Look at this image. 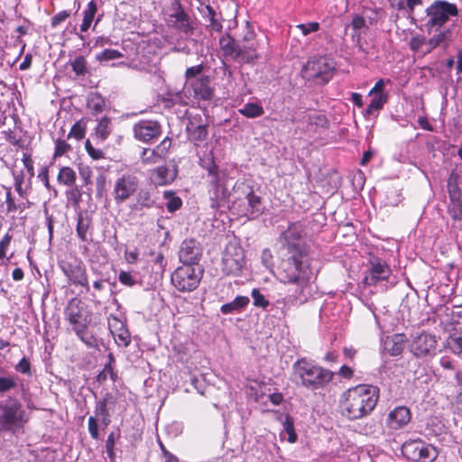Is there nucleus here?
Here are the masks:
<instances>
[{
	"label": "nucleus",
	"instance_id": "obj_1",
	"mask_svg": "<svg viewBox=\"0 0 462 462\" xmlns=\"http://www.w3.org/2000/svg\"><path fill=\"white\" fill-rule=\"evenodd\" d=\"M305 236V227L300 222L290 224L279 236V243L287 251L288 257L281 262L277 278L281 282L291 285L283 299L285 307L302 305L312 296L310 281L314 273Z\"/></svg>",
	"mask_w": 462,
	"mask_h": 462
},
{
	"label": "nucleus",
	"instance_id": "obj_2",
	"mask_svg": "<svg viewBox=\"0 0 462 462\" xmlns=\"http://www.w3.org/2000/svg\"><path fill=\"white\" fill-rule=\"evenodd\" d=\"M201 166L207 171L208 195L213 209L229 207L231 198L235 195L233 178L226 169H220L211 156Z\"/></svg>",
	"mask_w": 462,
	"mask_h": 462
},
{
	"label": "nucleus",
	"instance_id": "obj_3",
	"mask_svg": "<svg viewBox=\"0 0 462 462\" xmlns=\"http://www.w3.org/2000/svg\"><path fill=\"white\" fill-rule=\"evenodd\" d=\"M379 399V389L370 384H359L343 393L340 407L344 416L358 420L369 415Z\"/></svg>",
	"mask_w": 462,
	"mask_h": 462
},
{
	"label": "nucleus",
	"instance_id": "obj_4",
	"mask_svg": "<svg viewBox=\"0 0 462 462\" xmlns=\"http://www.w3.org/2000/svg\"><path fill=\"white\" fill-rule=\"evenodd\" d=\"M334 375L330 370L316 365L305 358L296 361L292 365V381L311 391L323 389L333 380Z\"/></svg>",
	"mask_w": 462,
	"mask_h": 462
},
{
	"label": "nucleus",
	"instance_id": "obj_5",
	"mask_svg": "<svg viewBox=\"0 0 462 462\" xmlns=\"http://www.w3.org/2000/svg\"><path fill=\"white\" fill-rule=\"evenodd\" d=\"M235 195L229 202L227 208L239 217L254 219L263 211V205L259 196L255 195L253 188L243 181H236Z\"/></svg>",
	"mask_w": 462,
	"mask_h": 462
},
{
	"label": "nucleus",
	"instance_id": "obj_6",
	"mask_svg": "<svg viewBox=\"0 0 462 462\" xmlns=\"http://www.w3.org/2000/svg\"><path fill=\"white\" fill-rule=\"evenodd\" d=\"M335 71L334 61L325 56L312 57L303 66L301 76L308 81L317 84L328 83Z\"/></svg>",
	"mask_w": 462,
	"mask_h": 462
},
{
	"label": "nucleus",
	"instance_id": "obj_7",
	"mask_svg": "<svg viewBox=\"0 0 462 462\" xmlns=\"http://www.w3.org/2000/svg\"><path fill=\"white\" fill-rule=\"evenodd\" d=\"M26 421L25 411L17 399L9 397L0 402V430L14 431Z\"/></svg>",
	"mask_w": 462,
	"mask_h": 462
},
{
	"label": "nucleus",
	"instance_id": "obj_8",
	"mask_svg": "<svg viewBox=\"0 0 462 462\" xmlns=\"http://www.w3.org/2000/svg\"><path fill=\"white\" fill-rule=\"evenodd\" d=\"M203 276V270L199 266L181 265L171 277V284L180 292H190L198 288Z\"/></svg>",
	"mask_w": 462,
	"mask_h": 462
},
{
	"label": "nucleus",
	"instance_id": "obj_9",
	"mask_svg": "<svg viewBox=\"0 0 462 462\" xmlns=\"http://www.w3.org/2000/svg\"><path fill=\"white\" fill-rule=\"evenodd\" d=\"M426 14L429 17L426 23L428 30L439 29L448 22L450 16L457 15V8L455 4L436 0L426 9Z\"/></svg>",
	"mask_w": 462,
	"mask_h": 462
},
{
	"label": "nucleus",
	"instance_id": "obj_10",
	"mask_svg": "<svg viewBox=\"0 0 462 462\" xmlns=\"http://www.w3.org/2000/svg\"><path fill=\"white\" fill-rule=\"evenodd\" d=\"M64 316L75 334H79L83 328H88L91 322L90 315L85 309L84 303L78 298H73L69 301L64 310Z\"/></svg>",
	"mask_w": 462,
	"mask_h": 462
},
{
	"label": "nucleus",
	"instance_id": "obj_11",
	"mask_svg": "<svg viewBox=\"0 0 462 462\" xmlns=\"http://www.w3.org/2000/svg\"><path fill=\"white\" fill-rule=\"evenodd\" d=\"M402 454L415 462H433L439 455L438 450L430 444L421 440L407 441L402 445Z\"/></svg>",
	"mask_w": 462,
	"mask_h": 462
},
{
	"label": "nucleus",
	"instance_id": "obj_12",
	"mask_svg": "<svg viewBox=\"0 0 462 462\" xmlns=\"http://www.w3.org/2000/svg\"><path fill=\"white\" fill-rule=\"evenodd\" d=\"M245 263L243 248L236 244H228L222 257L223 272L227 275H237L242 271Z\"/></svg>",
	"mask_w": 462,
	"mask_h": 462
},
{
	"label": "nucleus",
	"instance_id": "obj_13",
	"mask_svg": "<svg viewBox=\"0 0 462 462\" xmlns=\"http://www.w3.org/2000/svg\"><path fill=\"white\" fill-rule=\"evenodd\" d=\"M60 267L70 284L79 285L85 288L87 291H89L87 270L83 263L64 262L60 264Z\"/></svg>",
	"mask_w": 462,
	"mask_h": 462
},
{
	"label": "nucleus",
	"instance_id": "obj_14",
	"mask_svg": "<svg viewBox=\"0 0 462 462\" xmlns=\"http://www.w3.org/2000/svg\"><path fill=\"white\" fill-rule=\"evenodd\" d=\"M139 187L136 176L125 174L118 178L114 186V199L117 204L126 201L134 195Z\"/></svg>",
	"mask_w": 462,
	"mask_h": 462
},
{
	"label": "nucleus",
	"instance_id": "obj_15",
	"mask_svg": "<svg viewBox=\"0 0 462 462\" xmlns=\"http://www.w3.org/2000/svg\"><path fill=\"white\" fill-rule=\"evenodd\" d=\"M184 89L189 97L197 100H210L214 94V88L208 76H200L197 79H192L189 83H185Z\"/></svg>",
	"mask_w": 462,
	"mask_h": 462
},
{
	"label": "nucleus",
	"instance_id": "obj_16",
	"mask_svg": "<svg viewBox=\"0 0 462 462\" xmlns=\"http://www.w3.org/2000/svg\"><path fill=\"white\" fill-rule=\"evenodd\" d=\"M134 138L143 143H149L158 139L162 134V125L158 121L141 120L134 124Z\"/></svg>",
	"mask_w": 462,
	"mask_h": 462
},
{
	"label": "nucleus",
	"instance_id": "obj_17",
	"mask_svg": "<svg viewBox=\"0 0 462 462\" xmlns=\"http://www.w3.org/2000/svg\"><path fill=\"white\" fill-rule=\"evenodd\" d=\"M202 256V247L195 239L182 241L179 250V259L183 265L198 266Z\"/></svg>",
	"mask_w": 462,
	"mask_h": 462
},
{
	"label": "nucleus",
	"instance_id": "obj_18",
	"mask_svg": "<svg viewBox=\"0 0 462 462\" xmlns=\"http://www.w3.org/2000/svg\"><path fill=\"white\" fill-rule=\"evenodd\" d=\"M391 274V269L384 261L374 258L370 261V267L363 279L366 286L375 285L380 281H387Z\"/></svg>",
	"mask_w": 462,
	"mask_h": 462
},
{
	"label": "nucleus",
	"instance_id": "obj_19",
	"mask_svg": "<svg viewBox=\"0 0 462 462\" xmlns=\"http://www.w3.org/2000/svg\"><path fill=\"white\" fill-rule=\"evenodd\" d=\"M436 337L423 332L414 337L410 345V349L414 356L422 357L433 353L436 349Z\"/></svg>",
	"mask_w": 462,
	"mask_h": 462
},
{
	"label": "nucleus",
	"instance_id": "obj_20",
	"mask_svg": "<svg viewBox=\"0 0 462 462\" xmlns=\"http://www.w3.org/2000/svg\"><path fill=\"white\" fill-rule=\"evenodd\" d=\"M186 131L193 142L204 141L208 136L207 124L200 115L189 116Z\"/></svg>",
	"mask_w": 462,
	"mask_h": 462
},
{
	"label": "nucleus",
	"instance_id": "obj_21",
	"mask_svg": "<svg viewBox=\"0 0 462 462\" xmlns=\"http://www.w3.org/2000/svg\"><path fill=\"white\" fill-rule=\"evenodd\" d=\"M410 410L405 406H398L391 411L386 419V425L392 430H400L411 420Z\"/></svg>",
	"mask_w": 462,
	"mask_h": 462
},
{
	"label": "nucleus",
	"instance_id": "obj_22",
	"mask_svg": "<svg viewBox=\"0 0 462 462\" xmlns=\"http://www.w3.org/2000/svg\"><path fill=\"white\" fill-rule=\"evenodd\" d=\"M108 327L118 346H127L130 344L131 339L128 330L116 316H109Z\"/></svg>",
	"mask_w": 462,
	"mask_h": 462
},
{
	"label": "nucleus",
	"instance_id": "obj_23",
	"mask_svg": "<svg viewBox=\"0 0 462 462\" xmlns=\"http://www.w3.org/2000/svg\"><path fill=\"white\" fill-rule=\"evenodd\" d=\"M302 122L306 123V132H317L319 128H328V122L325 115L305 111Z\"/></svg>",
	"mask_w": 462,
	"mask_h": 462
},
{
	"label": "nucleus",
	"instance_id": "obj_24",
	"mask_svg": "<svg viewBox=\"0 0 462 462\" xmlns=\"http://www.w3.org/2000/svg\"><path fill=\"white\" fill-rule=\"evenodd\" d=\"M176 171L166 166H160L151 172V180L156 186H163L171 183L176 178Z\"/></svg>",
	"mask_w": 462,
	"mask_h": 462
},
{
	"label": "nucleus",
	"instance_id": "obj_25",
	"mask_svg": "<svg viewBox=\"0 0 462 462\" xmlns=\"http://www.w3.org/2000/svg\"><path fill=\"white\" fill-rule=\"evenodd\" d=\"M200 13L204 19L208 21L207 25L210 32H221L223 25L220 20V14H217L214 8L210 5L204 6Z\"/></svg>",
	"mask_w": 462,
	"mask_h": 462
},
{
	"label": "nucleus",
	"instance_id": "obj_26",
	"mask_svg": "<svg viewBox=\"0 0 462 462\" xmlns=\"http://www.w3.org/2000/svg\"><path fill=\"white\" fill-rule=\"evenodd\" d=\"M91 226V218L87 212H79L77 218L76 231L79 238L82 242L90 240L88 231Z\"/></svg>",
	"mask_w": 462,
	"mask_h": 462
},
{
	"label": "nucleus",
	"instance_id": "obj_27",
	"mask_svg": "<svg viewBox=\"0 0 462 462\" xmlns=\"http://www.w3.org/2000/svg\"><path fill=\"white\" fill-rule=\"evenodd\" d=\"M372 97L369 106L365 108V116H375L387 102V95L379 93V95H370Z\"/></svg>",
	"mask_w": 462,
	"mask_h": 462
},
{
	"label": "nucleus",
	"instance_id": "obj_28",
	"mask_svg": "<svg viewBox=\"0 0 462 462\" xmlns=\"http://www.w3.org/2000/svg\"><path fill=\"white\" fill-rule=\"evenodd\" d=\"M219 43L224 55L236 60L240 44H237L235 39L230 37L228 34L221 37Z\"/></svg>",
	"mask_w": 462,
	"mask_h": 462
},
{
	"label": "nucleus",
	"instance_id": "obj_29",
	"mask_svg": "<svg viewBox=\"0 0 462 462\" xmlns=\"http://www.w3.org/2000/svg\"><path fill=\"white\" fill-rule=\"evenodd\" d=\"M97 12V4L96 0H91L87 5L86 9L83 11V20H82V23L80 24V32H85L90 28L91 23L96 16Z\"/></svg>",
	"mask_w": 462,
	"mask_h": 462
},
{
	"label": "nucleus",
	"instance_id": "obj_30",
	"mask_svg": "<svg viewBox=\"0 0 462 462\" xmlns=\"http://www.w3.org/2000/svg\"><path fill=\"white\" fill-rule=\"evenodd\" d=\"M249 303V298L246 296H237L236 299L228 303L221 306V312L223 314H229L236 311L242 310Z\"/></svg>",
	"mask_w": 462,
	"mask_h": 462
},
{
	"label": "nucleus",
	"instance_id": "obj_31",
	"mask_svg": "<svg viewBox=\"0 0 462 462\" xmlns=\"http://www.w3.org/2000/svg\"><path fill=\"white\" fill-rule=\"evenodd\" d=\"M258 58L256 49L253 46L241 45L236 53V61L241 63H250Z\"/></svg>",
	"mask_w": 462,
	"mask_h": 462
},
{
	"label": "nucleus",
	"instance_id": "obj_32",
	"mask_svg": "<svg viewBox=\"0 0 462 462\" xmlns=\"http://www.w3.org/2000/svg\"><path fill=\"white\" fill-rule=\"evenodd\" d=\"M238 112L247 118H255L264 114L263 107L257 103H246Z\"/></svg>",
	"mask_w": 462,
	"mask_h": 462
},
{
	"label": "nucleus",
	"instance_id": "obj_33",
	"mask_svg": "<svg viewBox=\"0 0 462 462\" xmlns=\"http://www.w3.org/2000/svg\"><path fill=\"white\" fill-rule=\"evenodd\" d=\"M112 129L110 118L107 116L102 117L95 128L97 137L102 141H105L110 135Z\"/></svg>",
	"mask_w": 462,
	"mask_h": 462
},
{
	"label": "nucleus",
	"instance_id": "obj_34",
	"mask_svg": "<svg viewBox=\"0 0 462 462\" xmlns=\"http://www.w3.org/2000/svg\"><path fill=\"white\" fill-rule=\"evenodd\" d=\"M449 204L448 212L454 220H462V200L461 197L448 198Z\"/></svg>",
	"mask_w": 462,
	"mask_h": 462
},
{
	"label": "nucleus",
	"instance_id": "obj_35",
	"mask_svg": "<svg viewBox=\"0 0 462 462\" xmlns=\"http://www.w3.org/2000/svg\"><path fill=\"white\" fill-rule=\"evenodd\" d=\"M57 180L66 186H73L76 181V172L70 167L64 166L60 170Z\"/></svg>",
	"mask_w": 462,
	"mask_h": 462
},
{
	"label": "nucleus",
	"instance_id": "obj_36",
	"mask_svg": "<svg viewBox=\"0 0 462 462\" xmlns=\"http://www.w3.org/2000/svg\"><path fill=\"white\" fill-rule=\"evenodd\" d=\"M88 107L94 113H100L105 107V99L99 93H91L87 101Z\"/></svg>",
	"mask_w": 462,
	"mask_h": 462
},
{
	"label": "nucleus",
	"instance_id": "obj_37",
	"mask_svg": "<svg viewBox=\"0 0 462 462\" xmlns=\"http://www.w3.org/2000/svg\"><path fill=\"white\" fill-rule=\"evenodd\" d=\"M163 198L166 199L165 207L169 212H175L182 205L180 198L176 196L173 191H164Z\"/></svg>",
	"mask_w": 462,
	"mask_h": 462
},
{
	"label": "nucleus",
	"instance_id": "obj_38",
	"mask_svg": "<svg viewBox=\"0 0 462 462\" xmlns=\"http://www.w3.org/2000/svg\"><path fill=\"white\" fill-rule=\"evenodd\" d=\"M155 201L152 198V194L148 190H141L138 193L136 199V208L143 209V208H151L154 206Z\"/></svg>",
	"mask_w": 462,
	"mask_h": 462
},
{
	"label": "nucleus",
	"instance_id": "obj_39",
	"mask_svg": "<svg viewBox=\"0 0 462 462\" xmlns=\"http://www.w3.org/2000/svg\"><path fill=\"white\" fill-rule=\"evenodd\" d=\"M359 432L364 435L376 436L381 434L382 426L377 420L372 419L369 421L365 422L364 425L360 426Z\"/></svg>",
	"mask_w": 462,
	"mask_h": 462
},
{
	"label": "nucleus",
	"instance_id": "obj_40",
	"mask_svg": "<svg viewBox=\"0 0 462 462\" xmlns=\"http://www.w3.org/2000/svg\"><path fill=\"white\" fill-rule=\"evenodd\" d=\"M448 198L461 197V191L458 187V175L452 172L447 183Z\"/></svg>",
	"mask_w": 462,
	"mask_h": 462
},
{
	"label": "nucleus",
	"instance_id": "obj_41",
	"mask_svg": "<svg viewBox=\"0 0 462 462\" xmlns=\"http://www.w3.org/2000/svg\"><path fill=\"white\" fill-rule=\"evenodd\" d=\"M161 159H163V157L156 152V149L144 148L142 151L141 160L144 164H154Z\"/></svg>",
	"mask_w": 462,
	"mask_h": 462
},
{
	"label": "nucleus",
	"instance_id": "obj_42",
	"mask_svg": "<svg viewBox=\"0 0 462 462\" xmlns=\"http://www.w3.org/2000/svg\"><path fill=\"white\" fill-rule=\"evenodd\" d=\"M17 386L14 375L0 376V393H8Z\"/></svg>",
	"mask_w": 462,
	"mask_h": 462
},
{
	"label": "nucleus",
	"instance_id": "obj_43",
	"mask_svg": "<svg viewBox=\"0 0 462 462\" xmlns=\"http://www.w3.org/2000/svg\"><path fill=\"white\" fill-rule=\"evenodd\" d=\"M448 346L455 354H460L462 352V332L460 334H452L447 341Z\"/></svg>",
	"mask_w": 462,
	"mask_h": 462
},
{
	"label": "nucleus",
	"instance_id": "obj_44",
	"mask_svg": "<svg viewBox=\"0 0 462 462\" xmlns=\"http://www.w3.org/2000/svg\"><path fill=\"white\" fill-rule=\"evenodd\" d=\"M450 36V31L445 30L438 34L434 35L432 38H430L427 44L429 46V51L435 49L436 47L439 46L441 43L445 42L448 38Z\"/></svg>",
	"mask_w": 462,
	"mask_h": 462
},
{
	"label": "nucleus",
	"instance_id": "obj_45",
	"mask_svg": "<svg viewBox=\"0 0 462 462\" xmlns=\"http://www.w3.org/2000/svg\"><path fill=\"white\" fill-rule=\"evenodd\" d=\"M85 133H86V124L80 120V121L76 122L72 125V127L68 134V138H75L76 140H81L85 137Z\"/></svg>",
	"mask_w": 462,
	"mask_h": 462
},
{
	"label": "nucleus",
	"instance_id": "obj_46",
	"mask_svg": "<svg viewBox=\"0 0 462 462\" xmlns=\"http://www.w3.org/2000/svg\"><path fill=\"white\" fill-rule=\"evenodd\" d=\"M123 57V54L113 49H106L100 53L97 54L96 59L98 61H108L113 60H117Z\"/></svg>",
	"mask_w": 462,
	"mask_h": 462
},
{
	"label": "nucleus",
	"instance_id": "obj_47",
	"mask_svg": "<svg viewBox=\"0 0 462 462\" xmlns=\"http://www.w3.org/2000/svg\"><path fill=\"white\" fill-rule=\"evenodd\" d=\"M152 255L153 256V265H152V270L153 272L156 273V274H162L165 271V267H166V264H167V262L163 256L162 254L161 253H157V254H154L152 253Z\"/></svg>",
	"mask_w": 462,
	"mask_h": 462
},
{
	"label": "nucleus",
	"instance_id": "obj_48",
	"mask_svg": "<svg viewBox=\"0 0 462 462\" xmlns=\"http://www.w3.org/2000/svg\"><path fill=\"white\" fill-rule=\"evenodd\" d=\"M175 19L177 23H180V27L183 28L186 31V27L189 26V17L188 14L184 12L183 8L180 6V3L177 2V9L174 14L171 15Z\"/></svg>",
	"mask_w": 462,
	"mask_h": 462
},
{
	"label": "nucleus",
	"instance_id": "obj_49",
	"mask_svg": "<svg viewBox=\"0 0 462 462\" xmlns=\"http://www.w3.org/2000/svg\"><path fill=\"white\" fill-rule=\"evenodd\" d=\"M71 67L78 76H83L87 72V61L83 56H79L72 60Z\"/></svg>",
	"mask_w": 462,
	"mask_h": 462
},
{
	"label": "nucleus",
	"instance_id": "obj_50",
	"mask_svg": "<svg viewBox=\"0 0 462 462\" xmlns=\"http://www.w3.org/2000/svg\"><path fill=\"white\" fill-rule=\"evenodd\" d=\"M78 337L88 347H97V339L91 333L88 331V328H83L82 332L76 334Z\"/></svg>",
	"mask_w": 462,
	"mask_h": 462
},
{
	"label": "nucleus",
	"instance_id": "obj_51",
	"mask_svg": "<svg viewBox=\"0 0 462 462\" xmlns=\"http://www.w3.org/2000/svg\"><path fill=\"white\" fill-rule=\"evenodd\" d=\"M78 337L88 347H97V339L91 333L88 331V328H83L82 332L76 334Z\"/></svg>",
	"mask_w": 462,
	"mask_h": 462
},
{
	"label": "nucleus",
	"instance_id": "obj_52",
	"mask_svg": "<svg viewBox=\"0 0 462 462\" xmlns=\"http://www.w3.org/2000/svg\"><path fill=\"white\" fill-rule=\"evenodd\" d=\"M202 70L203 65L201 64L188 68L185 71L186 83H189L192 79H197V78L204 76Z\"/></svg>",
	"mask_w": 462,
	"mask_h": 462
},
{
	"label": "nucleus",
	"instance_id": "obj_53",
	"mask_svg": "<svg viewBox=\"0 0 462 462\" xmlns=\"http://www.w3.org/2000/svg\"><path fill=\"white\" fill-rule=\"evenodd\" d=\"M296 28L299 29L304 36H307L311 32H318L319 30V23L318 22L300 23L296 25Z\"/></svg>",
	"mask_w": 462,
	"mask_h": 462
},
{
	"label": "nucleus",
	"instance_id": "obj_54",
	"mask_svg": "<svg viewBox=\"0 0 462 462\" xmlns=\"http://www.w3.org/2000/svg\"><path fill=\"white\" fill-rule=\"evenodd\" d=\"M252 298L255 307L265 309L269 306V301L265 300V297L257 289L252 291Z\"/></svg>",
	"mask_w": 462,
	"mask_h": 462
},
{
	"label": "nucleus",
	"instance_id": "obj_55",
	"mask_svg": "<svg viewBox=\"0 0 462 462\" xmlns=\"http://www.w3.org/2000/svg\"><path fill=\"white\" fill-rule=\"evenodd\" d=\"M110 399H112V397L107 395L102 401H100L97 403L96 409H95L96 415L102 416V417L109 416L107 404H108Z\"/></svg>",
	"mask_w": 462,
	"mask_h": 462
},
{
	"label": "nucleus",
	"instance_id": "obj_56",
	"mask_svg": "<svg viewBox=\"0 0 462 462\" xmlns=\"http://www.w3.org/2000/svg\"><path fill=\"white\" fill-rule=\"evenodd\" d=\"M170 100L173 103L180 105H187L189 103V96L183 88V92L170 93Z\"/></svg>",
	"mask_w": 462,
	"mask_h": 462
},
{
	"label": "nucleus",
	"instance_id": "obj_57",
	"mask_svg": "<svg viewBox=\"0 0 462 462\" xmlns=\"http://www.w3.org/2000/svg\"><path fill=\"white\" fill-rule=\"evenodd\" d=\"M70 145L62 139H57L55 141V152L54 157H60L64 155L68 151L70 150Z\"/></svg>",
	"mask_w": 462,
	"mask_h": 462
},
{
	"label": "nucleus",
	"instance_id": "obj_58",
	"mask_svg": "<svg viewBox=\"0 0 462 462\" xmlns=\"http://www.w3.org/2000/svg\"><path fill=\"white\" fill-rule=\"evenodd\" d=\"M283 427L285 431L288 433V441L290 443H294L297 439V435L294 431L293 421L290 417H286Z\"/></svg>",
	"mask_w": 462,
	"mask_h": 462
},
{
	"label": "nucleus",
	"instance_id": "obj_59",
	"mask_svg": "<svg viewBox=\"0 0 462 462\" xmlns=\"http://www.w3.org/2000/svg\"><path fill=\"white\" fill-rule=\"evenodd\" d=\"M171 143L172 141L169 137L164 138L160 144L156 146V152L164 158L171 146Z\"/></svg>",
	"mask_w": 462,
	"mask_h": 462
},
{
	"label": "nucleus",
	"instance_id": "obj_60",
	"mask_svg": "<svg viewBox=\"0 0 462 462\" xmlns=\"http://www.w3.org/2000/svg\"><path fill=\"white\" fill-rule=\"evenodd\" d=\"M14 369L23 374H31V363L29 359L23 356L14 366Z\"/></svg>",
	"mask_w": 462,
	"mask_h": 462
},
{
	"label": "nucleus",
	"instance_id": "obj_61",
	"mask_svg": "<svg viewBox=\"0 0 462 462\" xmlns=\"http://www.w3.org/2000/svg\"><path fill=\"white\" fill-rule=\"evenodd\" d=\"M115 443H116L115 435L112 432L108 435L107 439L106 441V453H107L108 457L111 460L115 459V452H114Z\"/></svg>",
	"mask_w": 462,
	"mask_h": 462
},
{
	"label": "nucleus",
	"instance_id": "obj_62",
	"mask_svg": "<svg viewBox=\"0 0 462 462\" xmlns=\"http://www.w3.org/2000/svg\"><path fill=\"white\" fill-rule=\"evenodd\" d=\"M88 431L92 439H97L99 438L98 425L94 417H89L88 421Z\"/></svg>",
	"mask_w": 462,
	"mask_h": 462
},
{
	"label": "nucleus",
	"instance_id": "obj_63",
	"mask_svg": "<svg viewBox=\"0 0 462 462\" xmlns=\"http://www.w3.org/2000/svg\"><path fill=\"white\" fill-rule=\"evenodd\" d=\"M69 15L70 13L69 11L63 10L59 12L51 18V26L56 27L57 25L64 22Z\"/></svg>",
	"mask_w": 462,
	"mask_h": 462
},
{
	"label": "nucleus",
	"instance_id": "obj_64",
	"mask_svg": "<svg viewBox=\"0 0 462 462\" xmlns=\"http://www.w3.org/2000/svg\"><path fill=\"white\" fill-rule=\"evenodd\" d=\"M12 235L7 233L0 241V260L5 256L6 250L11 243Z\"/></svg>",
	"mask_w": 462,
	"mask_h": 462
}]
</instances>
